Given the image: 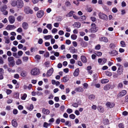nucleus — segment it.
I'll use <instances>...</instances> for the list:
<instances>
[{
  "mask_svg": "<svg viewBox=\"0 0 128 128\" xmlns=\"http://www.w3.org/2000/svg\"><path fill=\"white\" fill-rule=\"evenodd\" d=\"M36 48L32 47L30 50V51L32 52H35L36 50Z\"/></svg>",
  "mask_w": 128,
  "mask_h": 128,
  "instance_id": "nucleus-56",
  "label": "nucleus"
},
{
  "mask_svg": "<svg viewBox=\"0 0 128 128\" xmlns=\"http://www.w3.org/2000/svg\"><path fill=\"white\" fill-rule=\"evenodd\" d=\"M37 81V80L32 79L31 80V82L33 84H36Z\"/></svg>",
  "mask_w": 128,
  "mask_h": 128,
  "instance_id": "nucleus-50",
  "label": "nucleus"
},
{
  "mask_svg": "<svg viewBox=\"0 0 128 128\" xmlns=\"http://www.w3.org/2000/svg\"><path fill=\"white\" fill-rule=\"evenodd\" d=\"M11 4L12 6H15L17 4V2L16 0H14L12 2Z\"/></svg>",
  "mask_w": 128,
  "mask_h": 128,
  "instance_id": "nucleus-33",
  "label": "nucleus"
},
{
  "mask_svg": "<svg viewBox=\"0 0 128 128\" xmlns=\"http://www.w3.org/2000/svg\"><path fill=\"white\" fill-rule=\"evenodd\" d=\"M108 82L109 80L107 79H103L101 80V82L102 84L106 83Z\"/></svg>",
  "mask_w": 128,
  "mask_h": 128,
  "instance_id": "nucleus-32",
  "label": "nucleus"
},
{
  "mask_svg": "<svg viewBox=\"0 0 128 128\" xmlns=\"http://www.w3.org/2000/svg\"><path fill=\"white\" fill-rule=\"evenodd\" d=\"M44 12L42 10H40L38 11L36 14L37 17L39 18L42 17L44 15Z\"/></svg>",
  "mask_w": 128,
  "mask_h": 128,
  "instance_id": "nucleus-7",
  "label": "nucleus"
},
{
  "mask_svg": "<svg viewBox=\"0 0 128 128\" xmlns=\"http://www.w3.org/2000/svg\"><path fill=\"white\" fill-rule=\"evenodd\" d=\"M75 91L77 92H82L84 91V90L82 88L79 87L76 88Z\"/></svg>",
  "mask_w": 128,
  "mask_h": 128,
  "instance_id": "nucleus-22",
  "label": "nucleus"
},
{
  "mask_svg": "<svg viewBox=\"0 0 128 128\" xmlns=\"http://www.w3.org/2000/svg\"><path fill=\"white\" fill-rule=\"evenodd\" d=\"M71 52L72 53H74L75 52V49L73 47H72L70 48Z\"/></svg>",
  "mask_w": 128,
  "mask_h": 128,
  "instance_id": "nucleus-54",
  "label": "nucleus"
},
{
  "mask_svg": "<svg viewBox=\"0 0 128 128\" xmlns=\"http://www.w3.org/2000/svg\"><path fill=\"white\" fill-rule=\"evenodd\" d=\"M109 53L112 56H116L118 54L117 52L115 50H113L111 52H110Z\"/></svg>",
  "mask_w": 128,
  "mask_h": 128,
  "instance_id": "nucleus-20",
  "label": "nucleus"
},
{
  "mask_svg": "<svg viewBox=\"0 0 128 128\" xmlns=\"http://www.w3.org/2000/svg\"><path fill=\"white\" fill-rule=\"evenodd\" d=\"M54 121V118H51L48 121L50 123H52Z\"/></svg>",
  "mask_w": 128,
  "mask_h": 128,
  "instance_id": "nucleus-48",
  "label": "nucleus"
},
{
  "mask_svg": "<svg viewBox=\"0 0 128 128\" xmlns=\"http://www.w3.org/2000/svg\"><path fill=\"white\" fill-rule=\"evenodd\" d=\"M0 114L2 116H4L6 114V112L3 111L1 112L0 113Z\"/></svg>",
  "mask_w": 128,
  "mask_h": 128,
  "instance_id": "nucleus-63",
  "label": "nucleus"
},
{
  "mask_svg": "<svg viewBox=\"0 0 128 128\" xmlns=\"http://www.w3.org/2000/svg\"><path fill=\"white\" fill-rule=\"evenodd\" d=\"M125 102L128 103V95L126 96L125 97Z\"/></svg>",
  "mask_w": 128,
  "mask_h": 128,
  "instance_id": "nucleus-64",
  "label": "nucleus"
},
{
  "mask_svg": "<svg viewBox=\"0 0 128 128\" xmlns=\"http://www.w3.org/2000/svg\"><path fill=\"white\" fill-rule=\"evenodd\" d=\"M60 110L62 112H63L64 111V105H62L60 107Z\"/></svg>",
  "mask_w": 128,
  "mask_h": 128,
  "instance_id": "nucleus-58",
  "label": "nucleus"
},
{
  "mask_svg": "<svg viewBox=\"0 0 128 128\" xmlns=\"http://www.w3.org/2000/svg\"><path fill=\"white\" fill-rule=\"evenodd\" d=\"M98 16L99 18L101 19L105 20H108L107 16L102 13H99L98 14Z\"/></svg>",
  "mask_w": 128,
  "mask_h": 128,
  "instance_id": "nucleus-1",
  "label": "nucleus"
},
{
  "mask_svg": "<svg viewBox=\"0 0 128 128\" xmlns=\"http://www.w3.org/2000/svg\"><path fill=\"white\" fill-rule=\"evenodd\" d=\"M53 38V36L52 35H47L45 36H44V38L46 40H48L50 38Z\"/></svg>",
  "mask_w": 128,
  "mask_h": 128,
  "instance_id": "nucleus-30",
  "label": "nucleus"
},
{
  "mask_svg": "<svg viewBox=\"0 0 128 128\" xmlns=\"http://www.w3.org/2000/svg\"><path fill=\"white\" fill-rule=\"evenodd\" d=\"M123 85L122 83H119L118 85V88H122L123 87Z\"/></svg>",
  "mask_w": 128,
  "mask_h": 128,
  "instance_id": "nucleus-51",
  "label": "nucleus"
},
{
  "mask_svg": "<svg viewBox=\"0 0 128 128\" xmlns=\"http://www.w3.org/2000/svg\"><path fill=\"white\" fill-rule=\"evenodd\" d=\"M127 92L125 90H123L120 92L118 95L119 97H121L125 96Z\"/></svg>",
  "mask_w": 128,
  "mask_h": 128,
  "instance_id": "nucleus-9",
  "label": "nucleus"
},
{
  "mask_svg": "<svg viewBox=\"0 0 128 128\" xmlns=\"http://www.w3.org/2000/svg\"><path fill=\"white\" fill-rule=\"evenodd\" d=\"M40 72H30L31 74L33 76H37L39 75Z\"/></svg>",
  "mask_w": 128,
  "mask_h": 128,
  "instance_id": "nucleus-42",
  "label": "nucleus"
},
{
  "mask_svg": "<svg viewBox=\"0 0 128 128\" xmlns=\"http://www.w3.org/2000/svg\"><path fill=\"white\" fill-rule=\"evenodd\" d=\"M81 59L82 62L84 63H86L87 60L86 57L84 56H81Z\"/></svg>",
  "mask_w": 128,
  "mask_h": 128,
  "instance_id": "nucleus-21",
  "label": "nucleus"
},
{
  "mask_svg": "<svg viewBox=\"0 0 128 128\" xmlns=\"http://www.w3.org/2000/svg\"><path fill=\"white\" fill-rule=\"evenodd\" d=\"M116 65L118 67V71L119 72H122L123 70V67L119 63L116 64Z\"/></svg>",
  "mask_w": 128,
  "mask_h": 128,
  "instance_id": "nucleus-13",
  "label": "nucleus"
},
{
  "mask_svg": "<svg viewBox=\"0 0 128 128\" xmlns=\"http://www.w3.org/2000/svg\"><path fill=\"white\" fill-rule=\"evenodd\" d=\"M42 112L44 114L47 115L50 112L49 110L48 109H46L45 108H42Z\"/></svg>",
  "mask_w": 128,
  "mask_h": 128,
  "instance_id": "nucleus-12",
  "label": "nucleus"
},
{
  "mask_svg": "<svg viewBox=\"0 0 128 128\" xmlns=\"http://www.w3.org/2000/svg\"><path fill=\"white\" fill-rule=\"evenodd\" d=\"M7 8V6L6 5H4L3 6H1L0 7V10L1 11L3 12Z\"/></svg>",
  "mask_w": 128,
  "mask_h": 128,
  "instance_id": "nucleus-25",
  "label": "nucleus"
},
{
  "mask_svg": "<svg viewBox=\"0 0 128 128\" xmlns=\"http://www.w3.org/2000/svg\"><path fill=\"white\" fill-rule=\"evenodd\" d=\"M50 54L48 52H46L44 54V57L47 58L49 56Z\"/></svg>",
  "mask_w": 128,
  "mask_h": 128,
  "instance_id": "nucleus-52",
  "label": "nucleus"
},
{
  "mask_svg": "<svg viewBox=\"0 0 128 128\" xmlns=\"http://www.w3.org/2000/svg\"><path fill=\"white\" fill-rule=\"evenodd\" d=\"M120 44L122 45V46L123 47H125L126 46V44L124 42L121 41L120 42Z\"/></svg>",
  "mask_w": 128,
  "mask_h": 128,
  "instance_id": "nucleus-55",
  "label": "nucleus"
},
{
  "mask_svg": "<svg viewBox=\"0 0 128 128\" xmlns=\"http://www.w3.org/2000/svg\"><path fill=\"white\" fill-rule=\"evenodd\" d=\"M74 11H71L68 14L66 15V16L67 17H70L72 16V15L74 13Z\"/></svg>",
  "mask_w": 128,
  "mask_h": 128,
  "instance_id": "nucleus-31",
  "label": "nucleus"
},
{
  "mask_svg": "<svg viewBox=\"0 0 128 128\" xmlns=\"http://www.w3.org/2000/svg\"><path fill=\"white\" fill-rule=\"evenodd\" d=\"M17 6L19 8H22L24 6V3L21 0H18L17 2Z\"/></svg>",
  "mask_w": 128,
  "mask_h": 128,
  "instance_id": "nucleus-6",
  "label": "nucleus"
},
{
  "mask_svg": "<svg viewBox=\"0 0 128 128\" xmlns=\"http://www.w3.org/2000/svg\"><path fill=\"white\" fill-rule=\"evenodd\" d=\"M54 100L56 102H58L59 101V96H55L54 98Z\"/></svg>",
  "mask_w": 128,
  "mask_h": 128,
  "instance_id": "nucleus-46",
  "label": "nucleus"
},
{
  "mask_svg": "<svg viewBox=\"0 0 128 128\" xmlns=\"http://www.w3.org/2000/svg\"><path fill=\"white\" fill-rule=\"evenodd\" d=\"M34 108L33 105L31 104L29 106H27L26 108L29 111H31Z\"/></svg>",
  "mask_w": 128,
  "mask_h": 128,
  "instance_id": "nucleus-24",
  "label": "nucleus"
},
{
  "mask_svg": "<svg viewBox=\"0 0 128 128\" xmlns=\"http://www.w3.org/2000/svg\"><path fill=\"white\" fill-rule=\"evenodd\" d=\"M75 115L73 114H70L69 116L70 118L72 119H74L75 118Z\"/></svg>",
  "mask_w": 128,
  "mask_h": 128,
  "instance_id": "nucleus-53",
  "label": "nucleus"
},
{
  "mask_svg": "<svg viewBox=\"0 0 128 128\" xmlns=\"http://www.w3.org/2000/svg\"><path fill=\"white\" fill-rule=\"evenodd\" d=\"M65 124L66 125L68 126L69 127L71 126L70 122L69 121H66L65 123Z\"/></svg>",
  "mask_w": 128,
  "mask_h": 128,
  "instance_id": "nucleus-40",
  "label": "nucleus"
},
{
  "mask_svg": "<svg viewBox=\"0 0 128 128\" xmlns=\"http://www.w3.org/2000/svg\"><path fill=\"white\" fill-rule=\"evenodd\" d=\"M8 20L10 23L11 24H12L14 22L15 18L14 16H10L8 17Z\"/></svg>",
  "mask_w": 128,
  "mask_h": 128,
  "instance_id": "nucleus-8",
  "label": "nucleus"
},
{
  "mask_svg": "<svg viewBox=\"0 0 128 128\" xmlns=\"http://www.w3.org/2000/svg\"><path fill=\"white\" fill-rule=\"evenodd\" d=\"M16 27L14 25H8L6 28V29L8 30H10L14 29Z\"/></svg>",
  "mask_w": 128,
  "mask_h": 128,
  "instance_id": "nucleus-11",
  "label": "nucleus"
},
{
  "mask_svg": "<svg viewBox=\"0 0 128 128\" xmlns=\"http://www.w3.org/2000/svg\"><path fill=\"white\" fill-rule=\"evenodd\" d=\"M69 80V76H64V82H66Z\"/></svg>",
  "mask_w": 128,
  "mask_h": 128,
  "instance_id": "nucleus-59",
  "label": "nucleus"
},
{
  "mask_svg": "<svg viewBox=\"0 0 128 128\" xmlns=\"http://www.w3.org/2000/svg\"><path fill=\"white\" fill-rule=\"evenodd\" d=\"M111 88V85L109 84H107L104 87V90L105 91H107L109 90Z\"/></svg>",
  "mask_w": 128,
  "mask_h": 128,
  "instance_id": "nucleus-17",
  "label": "nucleus"
},
{
  "mask_svg": "<svg viewBox=\"0 0 128 128\" xmlns=\"http://www.w3.org/2000/svg\"><path fill=\"white\" fill-rule=\"evenodd\" d=\"M95 98L93 94L90 95L88 97V98L90 100H94Z\"/></svg>",
  "mask_w": 128,
  "mask_h": 128,
  "instance_id": "nucleus-35",
  "label": "nucleus"
},
{
  "mask_svg": "<svg viewBox=\"0 0 128 128\" xmlns=\"http://www.w3.org/2000/svg\"><path fill=\"white\" fill-rule=\"evenodd\" d=\"M20 86V83L19 82H18L17 84H16L15 89H18Z\"/></svg>",
  "mask_w": 128,
  "mask_h": 128,
  "instance_id": "nucleus-49",
  "label": "nucleus"
},
{
  "mask_svg": "<svg viewBox=\"0 0 128 128\" xmlns=\"http://www.w3.org/2000/svg\"><path fill=\"white\" fill-rule=\"evenodd\" d=\"M11 124L12 126L14 128H16L18 126L17 122L15 118H14L12 120Z\"/></svg>",
  "mask_w": 128,
  "mask_h": 128,
  "instance_id": "nucleus-5",
  "label": "nucleus"
},
{
  "mask_svg": "<svg viewBox=\"0 0 128 128\" xmlns=\"http://www.w3.org/2000/svg\"><path fill=\"white\" fill-rule=\"evenodd\" d=\"M12 82L14 84H16L18 83L17 80L16 79H13L12 80Z\"/></svg>",
  "mask_w": 128,
  "mask_h": 128,
  "instance_id": "nucleus-62",
  "label": "nucleus"
},
{
  "mask_svg": "<svg viewBox=\"0 0 128 128\" xmlns=\"http://www.w3.org/2000/svg\"><path fill=\"white\" fill-rule=\"evenodd\" d=\"M22 26L24 29L26 30H27L28 28V25L27 22H24L22 23Z\"/></svg>",
  "mask_w": 128,
  "mask_h": 128,
  "instance_id": "nucleus-14",
  "label": "nucleus"
},
{
  "mask_svg": "<svg viewBox=\"0 0 128 128\" xmlns=\"http://www.w3.org/2000/svg\"><path fill=\"white\" fill-rule=\"evenodd\" d=\"M20 75L22 77H26L27 76L28 72H20Z\"/></svg>",
  "mask_w": 128,
  "mask_h": 128,
  "instance_id": "nucleus-36",
  "label": "nucleus"
},
{
  "mask_svg": "<svg viewBox=\"0 0 128 128\" xmlns=\"http://www.w3.org/2000/svg\"><path fill=\"white\" fill-rule=\"evenodd\" d=\"M43 127L44 128H48V123L46 122H44L43 124Z\"/></svg>",
  "mask_w": 128,
  "mask_h": 128,
  "instance_id": "nucleus-41",
  "label": "nucleus"
},
{
  "mask_svg": "<svg viewBox=\"0 0 128 128\" xmlns=\"http://www.w3.org/2000/svg\"><path fill=\"white\" fill-rule=\"evenodd\" d=\"M24 11V12L27 14H32L33 13L32 10H31L30 8L28 6L25 7Z\"/></svg>",
  "mask_w": 128,
  "mask_h": 128,
  "instance_id": "nucleus-4",
  "label": "nucleus"
},
{
  "mask_svg": "<svg viewBox=\"0 0 128 128\" xmlns=\"http://www.w3.org/2000/svg\"><path fill=\"white\" fill-rule=\"evenodd\" d=\"M12 113L13 114L16 115L18 114V111L16 109L14 108L13 110Z\"/></svg>",
  "mask_w": 128,
  "mask_h": 128,
  "instance_id": "nucleus-34",
  "label": "nucleus"
},
{
  "mask_svg": "<svg viewBox=\"0 0 128 128\" xmlns=\"http://www.w3.org/2000/svg\"><path fill=\"white\" fill-rule=\"evenodd\" d=\"M91 26L92 27L90 30V31L91 33L96 32L98 30L96 27V25L93 23L92 24Z\"/></svg>",
  "mask_w": 128,
  "mask_h": 128,
  "instance_id": "nucleus-2",
  "label": "nucleus"
},
{
  "mask_svg": "<svg viewBox=\"0 0 128 128\" xmlns=\"http://www.w3.org/2000/svg\"><path fill=\"white\" fill-rule=\"evenodd\" d=\"M4 72H0V80H3L4 78L3 75Z\"/></svg>",
  "mask_w": 128,
  "mask_h": 128,
  "instance_id": "nucleus-43",
  "label": "nucleus"
},
{
  "mask_svg": "<svg viewBox=\"0 0 128 128\" xmlns=\"http://www.w3.org/2000/svg\"><path fill=\"white\" fill-rule=\"evenodd\" d=\"M4 38L5 40V43L7 44L9 43L10 40V38L8 36L4 37Z\"/></svg>",
  "mask_w": 128,
  "mask_h": 128,
  "instance_id": "nucleus-23",
  "label": "nucleus"
},
{
  "mask_svg": "<svg viewBox=\"0 0 128 128\" xmlns=\"http://www.w3.org/2000/svg\"><path fill=\"white\" fill-rule=\"evenodd\" d=\"M14 78L16 79H18L19 77V75L18 74H14Z\"/></svg>",
  "mask_w": 128,
  "mask_h": 128,
  "instance_id": "nucleus-47",
  "label": "nucleus"
},
{
  "mask_svg": "<svg viewBox=\"0 0 128 128\" xmlns=\"http://www.w3.org/2000/svg\"><path fill=\"white\" fill-rule=\"evenodd\" d=\"M97 108L98 111L100 112L103 113L104 112V108L100 106H98Z\"/></svg>",
  "mask_w": 128,
  "mask_h": 128,
  "instance_id": "nucleus-15",
  "label": "nucleus"
},
{
  "mask_svg": "<svg viewBox=\"0 0 128 128\" xmlns=\"http://www.w3.org/2000/svg\"><path fill=\"white\" fill-rule=\"evenodd\" d=\"M118 126L119 128H124V126L122 123H120L119 124Z\"/></svg>",
  "mask_w": 128,
  "mask_h": 128,
  "instance_id": "nucleus-57",
  "label": "nucleus"
},
{
  "mask_svg": "<svg viewBox=\"0 0 128 128\" xmlns=\"http://www.w3.org/2000/svg\"><path fill=\"white\" fill-rule=\"evenodd\" d=\"M18 109L20 110H22L24 109L23 106L22 105H19L18 106Z\"/></svg>",
  "mask_w": 128,
  "mask_h": 128,
  "instance_id": "nucleus-38",
  "label": "nucleus"
},
{
  "mask_svg": "<svg viewBox=\"0 0 128 128\" xmlns=\"http://www.w3.org/2000/svg\"><path fill=\"white\" fill-rule=\"evenodd\" d=\"M77 37V36L75 34H72L71 36V38L73 40L76 39Z\"/></svg>",
  "mask_w": 128,
  "mask_h": 128,
  "instance_id": "nucleus-44",
  "label": "nucleus"
},
{
  "mask_svg": "<svg viewBox=\"0 0 128 128\" xmlns=\"http://www.w3.org/2000/svg\"><path fill=\"white\" fill-rule=\"evenodd\" d=\"M80 24L78 22H75L73 26L74 27L76 28H78L80 26Z\"/></svg>",
  "mask_w": 128,
  "mask_h": 128,
  "instance_id": "nucleus-18",
  "label": "nucleus"
},
{
  "mask_svg": "<svg viewBox=\"0 0 128 128\" xmlns=\"http://www.w3.org/2000/svg\"><path fill=\"white\" fill-rule=\"evenodd\" d=\"M8 62L9 64L14 66L15 64V61L14 59V58L12 56H10L8 58Z\"/></svg>",
  "mask_w": 128,
  "mask_h": 128,
  "instance_id": "nucleus-3",
  "label": "nucleus"
},
{
  "mask_svg": "<svg viewBox=\"0 0 128 128\" xmlns=\"http://www.w3.org/2000/svg\"><path fill=\"white\" fill-rule=\"evenodd\" d=\"M80 103L79 102H77V103L74 102L72 104V106L76 108L78 107V105H80Z\"/></svg>",
  "mask_w": 128,
  "mask_h": 128,
  "instance_id": "nucleus-26",
  "label": "nucleus"
},
{
  "mask_svg": "<svg viewBox=\"0 0 128 128\" xmlns=\"http://www.w3.org/2000/svg\"><path fill=\"white\" fill-rule=\"evenodd\" d=\"M43 93L42 92H40L37 91L36 95L38 96H40L42 95Z\"/></svg>",
  "mask_w": 128,
  "mask_h": 128,
  "instance_id": "nucleus-61",
  "label": "nucleus"
},
{
  "mask_svg": "<svg viewBox=\"0 0 128 128\" xmlns=\"http://www.w3.org/2000/svg\"><path fill=\"white\" fill-rule=\"evenodd\" d=\"M100 40L101 41H103L106 42H108V38L105 37H102L100 38Z\"/></svg>",
  "mask_w": 128,
  "mask_h": 128,
  "instance_id": "nucleus-19",
  "label": "nucleus"
},
{
  "mask_svg": "<svg viewBox=\"0 0 128 128\" xmlns=\"http://www.w3.org/2000/svg\"><path fill=\"white\" fill-rule=\"evenodd\" d=\"M22 63V62L20 59H18L16 61V63L17 65H19L21 64Z\"/></svg>",
  "mask_w": 128,
  "mask_h": 128,
  "instance_id": "nucleus-39",
  "label": "nucleus"
},
{
  "mask_svg": "<svg viewBox=\"0 0 128 128\" xmlns=\"http://www.w3.org/2000/svg\"><path fill=\"white\" fill-rule=\"evenodd\" d=\"M4 89L6 90V94L7 95H8L10 94L12 92V90H10L9 89H7L6 88H4Z\"/></svg>",
  "mask_w": 128,
  "mask_h": 128,
  "instance_id": "nucleus-27",
  "label": "nucleus"
},
{
  "mask_svg": "<svg viewBox=\"0 0 128 128\" xmlns=\"http://www.w3.org/2000/svg\"><path fill=\"white\" fill-rule=\"evenodd\" d=\"M14 98L16 99H19V93L18 92H15L13 94Z\"/></svg>",
  "mask_w": 128,
  "mask_h": 128,
  "instance_id": "nucleus-16",
  "label": "nucleus"
},
{
  "mask_svg": "<svg viewBox=\"0 0 128 128\" xmlns=\"http://www.w3.org/2000/svg\"><path fill=\"white\" fill-rule=\"evenodd\" d=\"M27 95L26 94L24 93L22 96L21 97V98L22 100H26L27 97Z\"/></svg>",
  "mask_w": 128,
  "mask_h": 128,
  "instance_id": "nucleus-28",
  "label": "nucleus"
},
{
  "mask_svg": "<svg viewBox=\"0 0 128 128\" xmlns=\"http://www.w3.org/2000/svg\"><path fill=\"white\" fill-rule=\"evenodd\" d=\"M40 69L37 68L32 69L31 71V72H40Z\"/></svg>",
  "mask_w": 128,
  "mask_h": 128,
  "instance_id": "nucleus-29",
  "label": "nucleus"
},
{
  "mask_svg": "<svg viewBox=\"0 0 128 128\" xmlns=\"http://www.w3.org/2000/svg\"><path fill=\"white\" fill-rule=\"evenodd\" d=\"M60 118H59L56 119L55 121V123L57 124H59L60 122Z\"/></svg>",
  "mask_w": 128,
  "mask_h": 128,
  "instance_id": "nucleus-37",
  "label": "nucleus"
},
{
  "mask_svg": "<svg viewBox=\"0 0 128 128\" xmlns=\"http://www.w3.org/2000/svg\"><path fill=\"white\" fill-rule=\"evenodd\" d=\"M22 19V17L21 16H18L17 18V20L19 22L21 21Z\"/></svg>",
  "mask_w": 128,
  "mask_h": 128,
  "instance_id": "nucleus-60",
  "label": "nucleus"
},
{
  "mask_svg": "<svg viewBox=\"0 0 128 128\" xmlns=\"http://www.w3.org/2000/svg\"><path fill=\"white\" fill-rule=\"evenodd\" d=\"M47 28L50 30H51L52 29V25L51 24H48L46 25Z\"/></svg>",
  "mask_w": 128,
  "mask_h": 128,
  "instance_id": "nucleus-45",
  "label": "nucleus"
},
{
  "mask_svg": "<svg viewBox=\"0 0 128 128\" xmlns=\"http://www.w3.org/2000/svg\"><path fill=\"white\" fill-rule=\"evenodd\" d=\"M106 105L108 108H111L114 106L115 104L113 102H108L106 103Z\"/></svg>",
  "mask_w": 128,
  "mask_h": 128,
  "instance_id": "nucleus-10",
  "label": "nucleus"
}]
</instances>
